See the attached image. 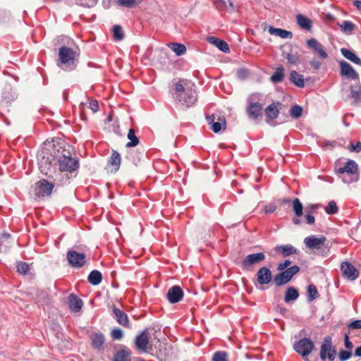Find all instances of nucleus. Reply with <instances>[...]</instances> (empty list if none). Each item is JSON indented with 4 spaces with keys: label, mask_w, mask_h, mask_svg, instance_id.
Here are the masks:
<instances>
[{
    "label": "nucleus",
    "mask_w": 361,
    "mask_h": 361,
    "mask_svg": "<svg viewBox=\"0 0 361 361\" xmlns=\"http://www.w3.org/2000/svg\"><path fill=\"white\" fill-rule=\"evenodd\" d=\"M42 157L39 161V170L42 173L48 175V173L55 161V159H50L45 157V151L42 150ZM56 161L59 164V169L61 171H66L70 173L75 171L79 168V161L77 159H74L71 156L62 155Z\"/></svg>",
    "instance_id": "nucleus-1"
},
{
    "label": "nucleus",
    "mask_w": 361,
    "mask_h": 361,
    "mask_svg": "<svg viewBox=\"0 0 361 361\" xmlns=\"http://www.w3.org/2000/svg\"><path fill=\"white\" fill-rule=\"evenodd\" d=\"M175 92L173 98L182 106L190 107L197 101L196 90L192 87H184L180 82H176L174 85Z\"/></svg>",
    "instance_id": "nucleus-2"
},
{
    "label": "nucleus",
    "mask_w": 361,
    "mask_h": 361,
    "mask_svg": "<svg viewBox=\"0 0 361 361\" xmlns=\"http://www.w3.org/2000/svg\"><path fill=\"white\" fill-rule=\"evenodd\" d=\"M326 242V238L324 235H312L304 239L306 247L312 250L314 254L321 256L327 255L330 251V245Z\"/></svg>",
    "instance_id": "nucleus-3"
},
{
    "label": "nucleus",
    "mask_w": 361,
    "mask_h": 361,
    "mask_svg": "<svg viewBox=\"0 0 361 361\" xmlns=\"http://www.w3.org/2000/svg\"><path fill=\"white\" fill-rule=\"evenodd\" d=\"M335 173L346 184L356 182L359 179L358 166L353 160H348L343 167L335 169Z\"/></svg>",
    "instance_id": "nucleus-4"
},
{
    "label": "nucleus",
    "mask_w": 361,
    "mask_h": 361,
    "mask_svg": "<svg viewBox=\"0 0 361 361\" xmlns=\"http://www.w3.org/2000/svg\"><path fill=\"white\" fill-rule=\"evenodd\" d=\"M59 56L58 66L62 70L70 71L75 68L77 54L71 48L62 46L59 49Z\"/></svg>",
    "instance_id": "nucleus-5"
},
{
    "label": "nucleus",
    "mask_w": 361,
    "mask_h": 361,
    "mask_svg": "<svg viewBox=\"0 0 361 361\" xmlns=\"http://www.w3.org/2000/svg\"><path fill=\"white\" fill-rule=\"evenodd\" d=\"M300 271V267L297 265L292 266L286 270L279 271L274 277V283L278 287L288 283L292 278Z\"/></svg>",
    "instance_id": "nucleus-6"
},
{
    "label": "nucleus",
    "mask_w": 361,
    "mask_h": 361,
    "mask_svg": "<svg viewBox=\"0 0 361 361\" xmlns=\"http://www.w3.org/2000/svg\"><path fill=\"white\" fill-rule=\"evenodd\" d=\"M274 281L271 269L267 267H262L256 273V287L259 290H264V286L269 284Z\"/></svg>",
    "instance_id": "nucleus-7"
},
{
    "label": "nucleus",
    "mask_w": 361,
    "mask_h": 361,
    "mask_svg": "<svg viewBox=\"0 0 361 361\" xmlns=\"http://www.w3.org/2000/svg\"><path fill=\"white\" fill-rule=\"evenodd\" d=\"M336 355V349L332 345L331 338L326 336L321 345L320 358L324 361L326 359L329 361H334Z\"/></svg>",
    "instance_id": "nucleus-8"
},
{
    "label": "nucleus",
    "mask_w": 361,
    "mask_h": 361,
    "mask_svg": "<svg viewBox=\"0 0 361 361\" xmlns=\"http://www.w3.org/2000/svg\"><path fill=\"white\" fill-rule=\"evenodd\" d=\"M54 184L46 179H41L35 183V195L38 197H45L51 195Z\"/></svg>",
    "instance_id": "nucleus-9"
},
{
    "label": "nucleus",
    "mask_w": 361,
    "mask_h": 361,
    "mask_svg": "<svg viewBox=\"0 0 361 361\" xmlns=\"http://www.w3.org/2000/svg\"><path fill=\"white\" fill-rule=\"evenodd\" d=\"M314 347V343L310 338H304L295 341L293 345L294 350L302 357L307 356L311 353Z\"/></svg>",
    "instance_id": "nucleus-10"
},
{
    "label": "nucleus",
    "mask_w": 361,
    "mask_h": 361,
    "mask_svg": "<svg viewBox=\"0 0 361 361\" xmlns=\"http://www.w3.org/2000/svg\"><path fill=\"white\" fill-rule=\"evenodd\" d=\"M69 264L75 268H81L86 263V255L74 250H68L66 255Z\"/></svg>",
    "instance_id": "nucleus-11"
},
{
    "label": "nucleus",
    "mask_w": 361,
    "mask_h": 361,
    "mask_svg": "<svg viewBox=\"0 0 361 361\" xmlns=\"http://www.w3.org/2000/svg\"><path fill=\"white\" fill-rule=\"evenodd\" d=\"M256 96L257 94H252L248 99L247 113L252 119H257L262 116V105L259 102H254V97Z\"/></svg>",
    "instance_id": "nucleus-12"
},
{
    "label": "nucleus",
    "mask_w": 361,
    "mask_h": 361,
    "mask_svg": "<svg viewBox=\"0 0 361 361\" xmlns=\"http://www.w3.org/2000/svg\"><path fill=\"white\" fill-rule=\"evenodd\" d=\"M264 259L265 255L263 252L248 255L242 261V267L244 269H249L253 265L259 264Z\"/></svg>",
    "instance_id": "nucleus-13"
},
{
    "label": "nucleus",
    "mask_w": 361,
    "mask_h": 361,
    "mask_svg": "<svg viewBox=\"0 0 361 361\" xmlns=\"http://www.w3.org/2000/svg\"><path fill=\"white\" fill-rule=\"evenodd\" d=\"M306 44L307 47L317 54L319 59H326L328 58V54L326 53L324 46L316 39H309L307 40Z\"/></svg>",
    "instance_id": "nucleus-14"
},
{
    "label": "nucleus",
    "mask_w": 361,
    "mask_h": 361,
    "mask_svg": "<svg viewBox=\"0 0 361 361\" xmlns=\"http://www.w3.org/2000/svg\"><path fill=\"white\" fill-rule=\"evenodd\" d=\"M149 343V333L148 329L143 330L135 339L136 348L141 352H147V345Z\"/></svg>",
    "instance_id": "nucleus-15"
},
{
    "label": "nucleus",
    "mask_w": 361,
    "mask_h": 361,
    "mask_svg": "<svg viewBox=\"0 0 361 361\" xmlns=\"http://www.w3.org/2000/svg\"><path fill=\"white\" fill-rule=\"evenodd\" d=\"M184 293L182 288L177 285L171 286L166 294V298L171 304L180 302L183 298Z\"/></svg>",
    "instance_id": "nucleus-16"
},
{
    "label": "nucleus",
    "mask_w": 361,
    "mask_h": 361,
    "mask_svg": "<svg viewBox=\"0 0 361 361\" xmlns=\"http://www.w3.org/2000/svg\"><path fill=\"white\" fill-rule=\"evenodd\" d=\"M341 270L343 276L350 281L355 280L359 276L358 271L353 264L348 262L341 263Z\"/></svg>",
    "instance_id": "nucleus-17"
},
{
    "label": "nucleus",
    "mask_w": 361,
    "mask_h": 361,
    "mask_svg": "<svg viewBox=\"0 0 361 361\" xmlns=\"http://www.w3.org/2000/svg\"><path fill=\"white\" fill-rule=\"evenodd\" d=\"M341 67V75L342 76H346L351 80H358L359 75L355 71V69L348 62L345 61H341L339 62Z\"/></svg>",
    "instance_id": "nucleus-18"
},
{
    "label": "nucleus",
    "mask_w": 361,
    "mask_h": 361,
    "mask_svg": "<svg viewBox=\"0 0 361 361\" xmlns=\"http://www.w3.org/2000/svg\"><path fill=\"white\" fill-rule=\"evenodd\" d=\"M207 121L215 133H219L222 128H226V123L224 117H219L218 121H215V116L214 114H212L207 116Z\"/></svg>",
    "instance_id": "nucleus-19"
},
{
    "label": "nucleus",
    "mask_w": 361,
    "mask_h": 361,
    "mask_svg": "<svg viewBox=\"0 0 361 361\" xmlns=\"http://www.w3.org/2000/svg\"><path fill=\"white\" fill-rule=\"evenodd\" d=\"M275 251L278 253H281L283 257L298 253V250L290 244L277 245L275 247Z\"/></svg>",
    "instance_id": "nucleus-20"
},
{
    "label": "nucleus",
    "mask_w": 361,
    "mask_h": 361,
    "mask_svg": "<svg viewBox=\"0 0 361 361\" xmlns=\"http://www.w3.org/2000/svg\"><path fill=\"white\" fill-rule=\"evenodd\" d=\"M207 41L225 53H228L230 51L228 44L222 39L215 37H209Z\"/></svg>",
    "instance_id": "nucleus-21"
},
{
    "label": "nucleus",
    "mask_w": 361,
    "mask_h": 361,
    "mask_svg": "<svg viewBox=\"0 0 361 361\" xmlns=\"http://www.w3.org/2000/svg\"><path fill=\"white\" fill-rule=\"evenodd\" d=\"M113 312L114 314V316L116 319V321L121 324L124 326H127L129 323L128 315L120 309L114 307Z\"/></svg>",
    "instance_id": "nucleus-22"
},
{
    "label": "nucleus",
    "mask_w": 361,
    "mask_h": 361,
    "mask_svg": "<svg viewBox=\"0 0 361 361\" xmlns=\"http://www.w3.org/2000/svg\"><path fill=\"white\" fill-rule=\"evenodd\" d=\"M68 305H69L70 309L73 312H78L82 308V301L81 299L78 298L75 295L71 294L69 296Z\"/></svg>",
    "instance_id": "nucleus-23"
},
{
    "label": "nucleus",
    "mask_w": 361,
    "mask_h": 361,
    "mask_svg": "<svg viewBox=\"0 0 361 361\" xmlns=\"http://www.w3.org/2000/svg\"><path fill=\"white\" fill-rule=\"evenodd\" d=\"M269 32L272 35L279 36L282 39H291L293 37V33L290 31L281 28L270 27L269 28Z\"/></svg>",
    "instance_id": "nucleus-24"
},
{
    "label": "nucleus",
    "mask_w": 361,
    "mask_h": 361,
    "mask_svg": "<svg viewBox=\"0 0 361 361\" xmlns=\"http://www.w3.org/2000/svg\"><path fill=\"white\" fill-rule=\"evenodd\" d=\"M104 341V336L102 333H96L92 336V346L96 350H101Z\"/></svg>",
    "instance_id": "nucleus-25"
},
{
    "label": "nucleus",
    "mask_w": 361,
    "mask_h": 361,
    "mask_svg": "<svg viewBox=\"0 0 361 361\" xmlns=\"http://www.w3.org/2000/svg\"><path fill=\"white\" fill-rule=\"evenodd\" d=\"M290 81L295 86L302 88L305 86L303 75L295 71H292L290 73Z\"/></svg>",
    "instance_id": "nucleus-26"
},
{
    "label": "nucleus",
    "mask_w": 361,
    "mask_h": 361,
    "mask_svg": "<svg viewBox=\"0 0 361 361\" xmlns=\"http://www.w3.org/2000/svg\"><path fill=\"white\" fill-rule=\"evenodd\" d=\"M130 350L124 347L115 354L114 361H130Z\"/></svg>",
    "instance_id": "nucleus-27"
},
{
    "label": "nucleus",
    "mask_w": 361,
    "mask_h": 361,
    "mask_svg": "<svg viewBox=\"0 0 361 361\" xmlns=\"http://www.w3.org/2000/svg\"><path fill=\"white\" fill-rule=\"evenodd\" d=\"M341 52L345 59L357 65L361 66V59L354 52L346 48H341Z\"/></svg>",
    "instance_id": "nucleus-28"
},
{
    "label": "nucleus",
    "mask_w": 361,
    "mask_h": 361,
    "mask_svg": "<svg viewBox=\"0 0 361 361\" xmlns=\"http://www.w3.org/2000/svg\"><path fill=\"white\" fill-rule=\"evenodd\" d=\"M296 20L298 25L302 29L310 30L312 28V21L310 18L305 17L302 14H298L296 16Z\"/></svg>",
    "instance_id": "nucleus-29"
},
{
    "label": "nucleus",
    "mask_w": 361,
    "mask_h": 361,
    "mask_svg": "<svg viewBox=\"0 0 361 361\" xmlns=\"http://www.w3.org/2000/svg\"><path fill=\"white\" fill-rule=\"evenodd\" d=\"M298 297L299 293L298 290L295 288L290 286L286 289L284 296V300L286 303H288L290 301L297 300Z\"/></svg>",
    "instance_id": "nucleus-30"
},
{
    "label": "nucleus",
    "mask_w": 361,
    "mask_h": 361,
    "mask_svg": "<svg viewBox=\"0 0 361 361\" xmlns=\"http://www.w3.org/2000/svg\"><path fill=\"white\" fill-rule=\"evenodd\" d=\"M102 275L98 270L92 271L87 277L88 282L93 286L99 285L102 282Z\"/></svg>",
    "instance_id": "nucleus-31"
},
{
    "label": "nucleus",
    "mask_w": 361,
    "mask_h": 361,
    "mask_svg": "<svg viewBox=\"0 0 361 361\" xmlns=\"http://www.w3.org/2000/svg\"><path fill=\"white\" fill-rule=\"evenodd\" d=\"M168 47L176 53L177 56H182L185 54L186 47L180 43L172 42L168 44Z\"/></svg>",
    "instance_id": "nucleus-32"
},
{
    "label": "nucleus",
    "mask_w": 361,
    "mask_h": 361,
    "mask_svg": "<svg viewBox=\"0 0 361 361\" xmlns=\"http://www.w3.org/2000/svg\"><path fill=\"white\" fill-rule=\"evenodd\" d=\"M68 172L66 171H61L55 172V177L54 178V181L59 183L61 185L66 184L68 182L70 179V176Z\"/></svg>",
    "instance_id": "nucleus-33"
},
{
    "label": "nucleus",
    "mask_w": 361,
    "mask_h": 361,
    "mask_svg": "<svg viewBox=\"0 0 361 361\" xmlns=\"http://www.w3.org/2000/svg\"><path fill=\"white\" fill-rule=\"evenodd\" d=\"M109 164L114 167L115 171L119 169L121 165V156L117 151L114 150L109 160Z\"/></svg>",
    "instance_id": "nucleus-34"
},
{
    "label": "nucleus",
    "mask_w": 361,
    "mask_h": 361,
    "mask_svg": "<svg viewBox=\"0 0 361 361\" xmlns=\"http://www.w3.org/2000/svg\"><path fill=\"white\" fill-rule=\"evenodd\" d=\"M266 116L271 119L276 118L279 116V111L277 105L274 103L271 104L265 109Z\"/></svg>",
    "instance_id": "nucleus-35"
},
{
    "label": "nucleus",
    "mask_w": 361,
    "mask_h": 361,
    "mask_svg": "<svg viewBox=\"0 0 361 361\" xmlns=\"http://www.w3.org/2000/svg\"><path fill=\"white\" fill-rule=\"evenodd\" d=\"M284 78V68L282 66H279L275 73L271 75L270 80L273 83H279Z\"/></svg>",
    "instance_id": "nucleus-36"
},
{
    "label": "nucleus",
    "mask_w": 361,
    "mask_h": 361,
    "mask_svg": "<svg viewBox=\"0 0 361 361\" xmlns=\"http://www.w3.org/2000/svg\"><path fill=\"white\" fill-rule=\"evenodd\" d=\"M128 139L130 140L126 146V147H133L137 146L139 142V138L135 135V130L133 128H130L127 135Z\"/></svg>",
    "instance_id": "nucleus-37"
},
{
    "label": "nucleus",
    "mask_w": 361,
    "mask_h": 361,
    "mask_svg": "<svg viewBox=\"0 0 361 361\" xmlns=\"http://www.w3.org/2000/svg\"><path fill=\"white\" fill-rule=\"evenodd\" d=\"M350 97L353 99L355 102L361 101V86L359 83L350 87Z\"/></svg>",
    "instance_id": "nucleus-38"
},
{
    "label": "nucleus",
    "mask_w": 361,
    "mask_h": 361,
    "mask_svg": "<svg viewBox=\"0 0 361 361\" xmlns=\"http://www.w3.org/2000/svg\"><path fill=\"white\" fill-rule=\"evenodd\" d=\"M338 25L341 30L346 34H350L356 28L355 25L348 20H344Z\"/></svg>",
    "instance_id": "nucleus-39"
},
{
    "label": "nucleus",
    "mask_w": 361,
    "mask_h": 361,
    "mask_svg": "<svg viewBox=\"0 0 361 361\" xmlns=\"http://www.w3.org/2000/svg\"><path fill=\"white\" fill-rule=\"evenodd\" d=\"M283 56L287 59L288 63L297 65L300 63V56L295 52L290 51L289 53L283 54Z\"/></svg>",
    "instance_id": "nucleus-40"
},
{
    "label": "nucleus",
    "mask_w": 361,
    "mask_h": 361,
    "mask_svg": "<svg viewBox=\"0 0 361 361\" xmlns=\"http://www.w3.org/2000/svg\"><path fill=\"white\" fill-rule=\"evenodd\" d=\"M293 209L296 216L300 217L302 216L303 206L299 199L295 198L293 200Z\"/></svg>",
    "instance_id": "nucleus-41"
},
{
    "label": "nucleus",
    "mask_w": 361,
    "mask_h": 361,
    "mask_svg": "<svg viewBox=\"0 0 361 361\" xmlns=\"http://www.w3.org/2000/svg\"><path fill=\"white\" fill-rule=\"evenodd\" d=\"M307 293H308V300L312 301L313 300L319 298V294L316 286L313 284H310L307 287Z\"/></svg>",
    "instance_id": "nucleus-42"
},
{
    "label": "nucleus",
    "mask_w": 361,
    "mask_h": 361,
    "mask_svg": "<svg viewBox=\"0 0 361 361\" xmlns=\"http://www.w3.org/2000/svg\"><path fill=\"white\" fill-rule=\"evenodd\" d=\"M140 2L141 0H118L117 4L127 8H133Z\"/></svg>",
    "instance_id": "nucleus-43"
},
{
    "label": "nucleus",
    "mask_w": 361,
    "mask_h": 361,
    "mask_svg": "<svg viewBox=\"0 0 361 361\" xmlns=\"http://www.w3.org/2000/svg\"><path fill=\"white\" fill-rule=\"evenodd\" d=\"M302 114V108L299 105L293 106L290 110V115L293 118H298Z\"/></svg>",
    "instance_id": "nucleus-44"
},
{
    "label": "nucleus",
    "mask_w": 361,
    "mask_h": 361,
    "mask_svg": "<svg viewBox=\"0 0 361 361\" xmlns=\"http://www.w3.org/2000/svg\"><path fill=\"white\" fill-rule=\"evenodd\" d=\"M325 212L328 214H335L338 212V207H337V205H336V203L335 201H330L326 209H325Z\"/></svg>",
    "instance_id": "nucleus-45"
},
{
    "label": "nucleus",
    "mask_w": 361,
    "mask_h": 361,
    "mask_svg": "<svg viewBox=\"0 0 361 361\" xmlns=\"http://www.w3.org/2000/svg\"><path fill=\"white\" fill-rule=\"evenodd\" d=\"M16 270L18 273L25 275L29 271V265L26 262H18L16 265Z\"/></svg>",
    "instance_id": "nucleus-46"
},
{
    "label": "nucleus",
    "mask_w": 361,
    "mask_h": 361,
    "mask_svg": "<svg viewBox=\"0 0 361 361\" xmlns=\"http://www.w3.org/2000/svg\"><path fill=\"white\" fill-rule=\"evenodd\" d=\"M114 37L116 40H122L124 37V35L122 31V28L120 25H114L113 27Z\"/></svg>",
    "instance_id": "nucleus-47"
},
{
    "label": "nucleus",
    "mask_w": 361,
    "mask_h": 361,
    "mask_svg": "<svg viewBox=\"0 0 361 361\" xmlns=\"http://www.w3.org/2000/svg\"><path fill=\"white\" fill-rule=\"evenodd\" d=\"M212 361H228L227 354L224 351H219L214 354Z\"/></svg>",
    "instance_id": "nucleus-48"
},
{
    "label": "nucleus",
    "mask_w": 361,
    "mask_h": 361,
    "mask_svg": "<svg viewBox=\"0 0 361 361\" xmlns=\"http://www.w3.org/2000/svg\"><path fill=\"white\" fill-rule=\"evenodd\" d=\"M97 3V0H78L76 4L83 7H92Z\"/></svg>",
    "instance_id": "nucleus-49"
},
{
    "label": "nucleus",
    "mask_w": 361,
    "mask_h": 361,
    "mask_svg": "<svg viewBox=\"0 0 361 361\" xmlns=\"http://www.w3.org/2000/svg\"><path fill=\"white\" fill-rule=\"evenodd\" d=\"M351 356H352V353L350 350H341L338 352V358H339L340 361H346L348 359H350Z\"/></svg>",
    "instance_id": "nucleus-50"
},
{
    "label": "nucleus",
    "mask_w": 361,
    "mask_h": 361,
    "mask_svg": "<svg viewBox=\"0 0 361 361\" xmlns=\"http://www.w3.org/2000/svg\"><path fill=\"white\" fill-rule=\"evenodd\" d=\"M215 6L220 11H227V2L226 0H216Z\"/></svg>",
    "instance_id": "nucleus-51"
},
{
    "label": "nucleus",
    "mask_w": 361,
    "mask_h": 361,
    "mask_svg": "<svg viewBox=\"0 0 361 361\" xmlns=\"http://www.w3.org/2000/svg\"><path fill=\"white\" fill-rule=\"evenodd\" d=\"M111 335L114 340H120L122 338L123 334L121 329L116 328L111 331Z\"/></svg>",
    "instance_id": "nucleus-52"
},
{
    "label": "nucleus",
    "mask_w": 361,
    "mask_h": 361,
    "mask_svg": "<svg viewBox=\"0 0 361 361\" xmlns=\"http://www.w3.org/2000/svg\"><path fill=\"white\" fill-rule=\"evenodd\" d=\"M89 100V108L95 113L99 109V104L96 99H88Z\"/></svg>",
    "instance_id": "nucleus-53"
},
{
    "label": "nucleus",
    "mask_w": 361,
    "mask_h": 361,
    "mask_svg": "<svg viewBox=\"0 0 361 361\" xmlns=\"http://www.w3.org/2000/svg\"><path fill=\"white\" fill-rule=\"evenodd\" d=\"M290 264H291V261H290L288 259H286L283 262L278 264L277 270L279 271H282L283 270H286Z\"/></svg>",
    "instance_id": "nucleus-54"
},
{
    "label": "nucleus",
    "mask_w": 361,
    "mask_h": 361,
    "mask_svg": "<svg viewBox=\"0 0 361 361\" xmlns=\"http://www.w3.org/2000/svg\"><path fill=\"white\" fill-rule=\"evenodd\" d=\"M348 327L351 329H361V319L351 322L348 324Z\"/></svg>",
    "instance_id": "nucleus-55"
},
{
    "label": "nucleus",
    "mask_w": 361,
    "mask_h": 361,
    "mask_svg": "<svg viewBox=\"0 0 361 361\" xmlns=\"http://www.w3.org/2000/svg\"><path fill=\"white\" fill-rule=\"evenodd\" d=\"M276 209V205L274 203H270L264 206L265 214H271Z\"/></svg>",
    "instance_id": "nucleus-56"
},
{
    "label": "nucleus",
    "mask_w": 361,
    "mask_h": 361,
    "mask_svg": "<svg viewBox=\"0 0 361 361\" xmlns=\"http://www.w3.org/2000/svg\"><path fill=\"white\" fill-rule=\"evenodd\" d=\"M344 345H345V348L350 351L353 348V344L350 341L349 336L348 334H345V337H344Z\"/></svg>",
    "instance_id": "nucleus-57"
},
{
    "label": "nucleus",
    "mask_w": 361,
    "mask_h": 361,
    "mask_svg": "<svg viewBox=\"0 0 361 361\" xmlns=\"http://www.w3.org/2000/svg\"><path fill=\"white\" fill-rule=\"evenodd\" d=\"M16 99V97L13 95H11V97H7L5 94L3 96V100H2V105L8 106V104L11 103V101H13Z\"/></svg>",
    "instance_id": "nucleus-58"
},
{
    "label": "nucleus",
    "mask_w": 361,
    "mask_h": 361,
    "mask_svg": "<svg viewBox=\"0 0 361 361\" xmlns=\"http://www.w3.org/2000/svg\"><path fill=\"white\" fill-rule=\"evenodd\" d=\"M237 75H238V78L243 79L247 76L248 71H247V70H246L245 68H240V69L238 70Z\"/></svg>",
    "instance_id": "nucleus-59"
},
{
    "label": "nucleus",
    "mask_w": 361,
    "mask_h": 361,
    "mask_svg": "<svg viewBox=\"0 0 361 361\" xmlns=\"http://www.w3.org/2000/svg\"><path fill=\"white\" fill-rule=\"evenodd\" d=\"M310 64L314 70L317 71L319 70L322 66V63L315 59L310 61Z\"/></svg>",
    "instance_id": "nucleus-60"
},
{
    "label": "nucleus",
    "mask_w": 361,
    "mask_h": 361,
    "mask_svg": "<svg viewBox=\"0 0 361 361\" xmlns=\"http://www.w3.org/2000/svg\"><path fill=\"white\" fill-rule=\"evenodd\" d=\"M350 150L355 152H360L361 151V142H357L355 145L351 143Z\"/></svg>",
    "instance_id": "nucleus-61"
},
{
    "label": "nucleus",
    "mask_w": 361,
    "mask_h": 361,
    "mask_svg": "<svg viewBox=\"0 0 361 361\" xmlns=\"http://www.w3.org/2000/svg\"><path fill=\"white\" fill-rule=\"evenodd\" d=\"M305 218L307 224H313L315 221L314 217L311 214H306Z\"/></svg>",
    "instance_id": "nucleus-62"
},
{
    "label": "nucleus",
    "mask_w": 361,
    "mask_h": 361,
    "mask_svg": "<svg viewBox=\"0 0 361 361\" xmlns=\"http://www.w3.org/2000/svg\"><path fill=\"white\" fill-rule=\"evenodd\" d=\"M353 4L359 11H361V1H354Z\"/></svg>",
    "instance_id": "nucleus-63"
},
{
    "label": "nucleus",
    "mask_w": 361,
    "mask_h": 361,
    "mask_svg": "<svg viewBox=\"0 0 361 361\" xmlns=\"http://www.w3.org/2000/svg\"><path fill=\"white\" fill-rule=\"evenodd\" d=\"M354 354L357 357H361V345L355 349Z\"/></svg>",
    "instance_id": "nucleus-64"
}]
</instances>
